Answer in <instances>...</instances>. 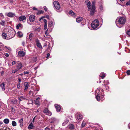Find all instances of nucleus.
<instances>
[{
  "label": "nucleus",
  "instance_id": "1",
  "mask_svg": "<svg viewBox=\"0 0 130 130\" xmlns=\"http://www.w3.org/2000/svg\"><path fill=\"white\" fill-rule=\"evenodd\" d=\"M86 5L88 8L89 11L90 10V14L91 15H93L95 12V2H93L92 4L91 5V3L89 1H87V2Z\"/></svg>",
  "mask_w": 130,
  "mask_h": 130
},
{
  "label": "nucleus",
  "instance_id": "2",
  "mask_svg": "<svg viewBox=\"0 0 130 130\" xmlns=\"http://www.w3.org/2000/svg\"><path fill=\"white\" fill-rule=\"evenodd\" d=\"M126 21V19L124 17H118L116 20V25L118 27H121L123 25L125 24Z\"/></svg>",
  "mask_w": 130,
  "mask_h": 130
},
{
  "label": "nucleus",
  "instance_id": "3",
  "mask_svg": "<svg viewBox=\"0 0 130 130\" xmlns=\"http://www.w3.org/2000/svg\"><path fill=\"white\" fill-rule=\"evenodd\" d=\"M7 33V36H8L9 39L13 37L15 34L14 30L12 28L8 29Z\"/></svg>",
  "mask_w": 130,
  "mask_h": 130
},
{
  "label": "nucleus",
  "instance_id": "4",
  "mask_svg": "<svg viewBox=\"0 0 130 130\" xmlns=\"http://www.w3.org/2000/svg\"><path fill=\"white\" fill-rule=\"evenodd\" d=\"M99 25V22L98 20L96 19L92 22L91 24L92 27L93 29L97 28Z\"/></svg>",
  "mask_w": 130,
  "mask_h": 130
},
{
  "label": "nucleus",
  "instance_id": "5",
  "mask_svg": "<svg viewBox=\"0 0 130 130\" xmlns=\"http://www.w3.org/2000/svg\"><path fill=\"white\" fill-rule=\"evenodd\" d=\"M53 4L55 8L56 9L59 10L60 8V6L59 3L57 1H55Z\"/></svg>",
  "mask_w": 130,
  "mask_h": 130
},
{
  "label": "nucleus",
  "instance_id": "6",
  "mask_svg": "<svg viewBox=\"0 0 130 130\" xmlns=\"http://www.w3.org/2000/svg\"><path fill=\"white\" fill-rule=\"evenodd\" d=\"M76 120H77L78 122H79L82 120L83 118V116L80 114L77 113L76 114Z\"/></svg>",
  "mask_w": 130,
  "mask_h": 130
},
{
  "label": "nucleus",
  "instance_id": "7",
  "mask_svg": "<svg viewBox=\"0 0 130 130\" xmlns=\"http://www.w3.org/2000/svg\"><path fill=\"white\" fill-rule=\"evenodd\" d=\"M25 55V53L24 52L20 51H19L18 53V56L20 57H23Z\"/></svg>",
  "mask_w": 130,
  "mask_h": 130
},
{
  "label": "nucleus",
  "instance_id": "8",
  "mask_svg": "<svg viewBox=\"0 0 130 130\" xmlns=\"http://www.w3.org/2000/svg\"><path fill=\"white\" fill-rule=\"evenodd\" d=\"M43 112L47 115L51 116L52 115L51 112L47 108H45L43 110Z\"/></svg>",
  "mask_w": 130,
  "mask_h": 130
},
{
  "label": "nucleus",
  "instance_id": "9",
  "mask_svg": "<svg viewBox=\"0 0 130 130\" xmlns=\"http://www.w3.org/2000/svg\"><path fill=\"white\" fill-rule=\"evenodd\" d=\"M17 69L18 70L21 69L22 67H23V66L22 65V64L20 62L18 61L17 62Z\"/></svg>",
  "mask_w": 130,
  "mask_h": 130
},
{
  "label": "nucleus",
  "instance_id": "10",
  "mask_svg": "<svg viewBox=\"0 0 130 130\" xmlns=\"http://www.w3.org/2000/svg\"><path fill=\"white\" fill-rule=\"evenodd\" d=\"M29 20L30 22H33L35 20V16L32 15H30L29 17Z\"/></svg>",
  "mask_w": 130,
  "mask_h": 130
},
{
  "label": "nucleus",
  "instance_id": "11",
  "mask_svg": "<svg viewBox=\"0 0 130 130\" xmlns=\"http://www.w3.org/2000/svg\"><path fill=\"white\" fill-rule=\"evenodd\" d=\"M54 20H50L48 23V26L49 27H52L54 25V23L53 22Z\"/></svg>",
  "mask_w": 130,
  "mask_h": 130
},
{
  "label": "nucleus",
  "instance_id": "12",
  "mask_svg": "<svg viewBox=\"0 0 130 130\" xmlns=\"http://www.w3.org/2000/svg\"><path fill=\"white\" fill-rule=\"evenodd\" d=\"M19 123L20 124V126L21 127H23V119L22 118L19 121Z\"/></svg>",
  "mask_w": 130,
  "mask_h": 130
},
{
  "label": "nucleus",
  "instance_id": "13",
  "mask_svg": "<svg viewBox=\"0 0 130 130\" xmlns=\"http://www.w3.org/2000/svg\"><path fill=\"white\" fill-rule=\"evenodd\" d=\"M2 36V38L4 39H9L8 38V36L7 35V33L6 34L4 33H3Z\"/></svg>",
  "mask_w": 130,
  "mask_h": 130
},
{
  "label": "nucleus",
  "instance_id": "14",
  "mask_svg": "<svg viewBox=\"0 0 130 130\" xmlns=\"http://www.w3.org/2000/svg\"><path fill=\"white\" fill-rule=\"evenodd\" d=\"M55 106L56 111L57 112H59L61 109L60 106L59 105H55Z\"/></svg>",
  "mask_w": 130,
  "mask_h": 130
},
{
  "label": "nucleus",
  "instance_id": "15",
  "mask_svg": "<svg viewBox=\"0 0 130 130\" xmlns=\"http://www.w3.org/2000/svg\"><path fill=\"white\" fill-rule=\"evenodd\" d=\"M26 17L25 16H22L19 17V19L20 21H23L26 19Z\"/></svg>",
  "mask_w": 130,
  "mask_h": 130
},
{
  "label": "nucleus",
  "instance_id": "16",
  "mask_svg": "<svg viewBox=\"0 0 130 130\" xmlns=\"http://www.w3.org/2000/svg\"><path fill=\"white\" fill-rule=\"evenodd\" d=\"M15 15L14 13L9 12L7 14V16L9 17H12Z\"/></svg>",
  "mask_w": 130,
  "mask_h": 130
},
{
  "label": "nucleus",
  "instance_id": "17",
  "mask_svg": "<svg viewBox=\"0 0 130 130\" xmlns=\"http://www.w3.org/2000/svg\"><path fill=\"white\" fill-rule=\"evenodd\" d=\"M34 126L33 125L32 123H31L28 125V128L29 129H30L34 128Z\"/></svg>",
  "mask_w": 130,
  "mask_h": 130
},
{
  "label": "nucleus",
  "instance_id": "18",
  "mask_svg": "<svg viewBox=\"0 0 130 130\" xmlns=\"http://www.w3.org/2000/svg\"><path fill=\"white\" fill-rule=\"evenodd\" d=\"M83 19L82 17H79L76 19V21L78 23H79L83 20Z\"/></svg>",
  "mask_w": 130,
  "mask_h": 130
},
{
  "label": "nucleus",
  "instance_id": "19",
  "mask_svg": "<svg viewBox=\"0 0 130 130\" xmlns=\"http://www.w3.org/2000/svg\"><path fill=\"white\" fill-rule=\"evenodd\" d=\"M25 99L26 98L25 96H22L19 97L18 98V99L20 101H22Z\"/></svg>",
  "mask_w": 130,
  "mask_h": 130
},
{
  "label": "nucleus",
  "instance_id": "20",
  "mask_svg": "<svg viewBox=\"0 0 130 130\" xmlns=\"http://www.w3.org/2000/svg\"><path fill=\"white\" fill-rule=\"evenodd\" d=\"M69 14L75 17V13L72 11L71 10L69 12Z\"/></svg>",
  "mask_w": 130,
  "mask_h": 130
},
{
  "label": "nucleus",
  "instance_id": "21",
  "mask_svg": "<svg viewBox=\"0 0 130 130\" xmlns=\"http://www.w3.org/2000/svg\"><path fill=\"white\" fill-rule=\"evenodd\" d=\"M36 45L37 46L39 47L40 48H42V46L41 45L40 43L39 42V41L38 40L36 41Z\"/></svg>",
  "mask_w": 130,
  "mask_h": 130
},
{
  "label": "nucleus",
  "instance_id": "22",
  "mask_svg": "<svg viewBox=\"0 0 130 130\" xmlns=\"http://www.w3.org/2000/svg\"><path fill=\"white\" fill-rule=\"evenodd\" d=\"M0 86L3 90H5V85L4 84V83H2L1 84Z\"/></svg>",
  "mask_w": 130,
  "mask_h": 130
},
{
  "label": "nucleus",
  "instance_id": "23",
  "mask_svg": "<svg viewBox=\"0 0 130 130\" xmlns=\"http://www.w3.org/2000/svg\"><path fill=\"white\" fill-rule=\"evenodd\" d=\"M17 34L18 37H22L23 36V33L20 31H18L17 33Z\"/></svg>",
  "mask_w": 130,
  "mask_h": 130
},
{
  "label": "nucleus",
  "instance_id": "24",
  "mask_svg": "<svg viewBox=\"0 0 130 130\" xmlns=\"http://www.w3.org/2000/svg\"><path fill=\"white\" fill-rule=\"evenodd\" d=\"M47 29L45 32V34L46 35V36H45V37L46 38H48L50 37V35H49V34L47 32Z\"/></svg>",
  "mask_w": 130,
  "mask_h": 130
},
{
  "label": "nucleus",
  "instance_id": "25",
  "mask_svg": "<svg viewBox=\"0 0 130 130\" xmlns=\"http://www.w3.org/2000/svg\"><path fill=\"white\" fill-rule=\"evenodd\" d=\"M4 122L6 124H8L9 122V120L8 119H5L4 120Z\"/></svg>",
  "mask_w": 130,
  "mask_h": 130
},
{
  "label": "nucleus",
  "instance_id": "26",
  "mask_svg": "<svg viewBox=\"0 0 130 130\" xmlns=\"http://www.w3.org/2000/svg\"><path fill=\"white\" fill-rule=\"evenodd\" d=\"M69 128L70 129H74V125L73 124H71L69 125Z\"/></svg>",
  "mask_w": 130,
  "mask_h": 130
},
{
  "label": "nucleus",
  "instance_id": "27",
  "mask_svg": "<svg viewBox=\"0 0 130 130\" xmlns=\"http://www.w3.org/2000/svg\"><path fill=\"white\" fill-rule=\"evenodd\" d=\"M55 119L54 118H52L50 119V123H54L55 121Z\"/></svg>",
  "mask_w": 130,
  "mask_h": 130
},
{
  "label": "nucleus",
  "instance_id": "28",
  "mask_svg": "<svg viewBox=\"0 0 130 130\" xmlns=\"http://www.w3.org/2000/svg\"><path fill=\"white\" fill-rule=\"evenodd\" d=\"M96 98L98 101H100V96L98 94L96 96Z\"/></svg>",
  "mask_w": 130,
  "mask_h": 130
},
{
  "label": "nucleus",
  "instance_id": "29",
  "mask_svg": "<svg viewBox=\"0 0 130 130\" xmlns=\"http://www.w3.org/2000/svg\"><path fill=\"white\" fill-rule=\"evenodd\" d=\"M22 24L21 23L18 24V25L16 26V27L17 29H19L20 27H22Z\"/></svg>",
  "mask_w": 130,
  "mask_h": 130
},
{
  "label": "nucleus",
  "instance_id": "30",
  "mask_svg": "<svg viewBox=\"0 0 130 130\" xmlns=\"http://www.w3.org/2000/svg\"><path fill=\"white\" fill-rule=\"evenodd\" d=\"M12 124L13 126H16L17 125L16 122L15 121H13L12 122Z\"/></svg>",
  "mask_w": 130,
  "mask_h": 130
},
{
  "label": "nucleus",
  "instance_id": "31",
  "mask_svg": "<svg viewBox=\"0 0 130 130\" xmlns=\"http://www.w3.org/2000/svg\"><path fill=\"white\" fill-rule=\"evenodd\" d=\"M69 122V121L68 120H66L62 123V125L63 126L65 125H66V124H67L68 122Z\"/></svg>",
  "mask_w": 130,
  "mask_h": 130
},
{
  "label": "nucleus",
  "instance_id": "32",
  "mask_svg": "<svg viewBox=\"0 0 130 130\" xmlns=\"http://www.w3.org/2000/svg\"><path fill=\"white\" fill-rule=\"evenodd\" d=\"M86 124V123L85 121H83L82 124V127H83Z\"/></svg>",
  "mask_w": 130,
  "mask_h": 130
},
{
  "label": "nucleus",
  "instance_id": "33",
  "mask_svg": "<svg viewBox=\"0 0 130 130\" xmlns=\"http://www.w3.org/2000/svg\"><path fill=\"white\" fill-rule=\"evenodd\" d=\"M34 35L32 33L30 34L29 36V39L30 40H31L32 39V37H33Z\"/></svg>",
  "mask_w": 130,
  "mask_h": 130
},
{
  "label": "nucleus",
  "instance_id": "34",
  "mask_svg": "<svg viewBox=\"0 0 130 130\" xmlns=\"http://www.w3.org/2000/svg\"><path fill=\"white\" fill-rule=\"evenodd\" d=\"M44 12V11L42 10H39L38 11L37 13V14H42Z\"/></svg>",
  "mask_w": 130,
  "mask_h": 130
},
{
  "label": "nucleus",
  "instance_id": "35",
  "mask_svg": "<svg viewBox=\"0 0 130 130\" xmlns=\"http://www.w3.org/2000/svg\"><path fill=\"white\" fill-rule=\"evenodd\" d=\"M5 23V22L4 21L2 20L0 22V24L4 26V25Z\"/></svg>",
  "mask_w": 130,
  "mask_h": 130
},
{
  "label": "nucleus",
  "instance_id": "36",
  "mask_svg": "<svg viewBox=\"0 0 130 130\" xmlns=\"http://www.w3.org/2000/svg\"><path fill=\"white\" fill-rule=\"evenodd\" d=\"M24 86H25V87H28V86H29V84L28 82H25L24 83Z\"/></svg>",
  "mask_w": 130,
  "mask_h": 130
},
{
  "label": "nucleus",
  "instance_id": "37",
  "mask_svg": "<svg viewBox=\"0 0 130 130\" xmlns=\"http://www.w3.org/2000/svg\"><path fill=\"white\" fill-rule=\"evenodd\" d=\"M11 112L13 113H14L15 112V109L14 108L12 107H11Z\"/></svg>",
  "mask_w": 130,
  "mask_h": 130
},
{
  "label": "nucleus",
  "instance_id": "38",
  "mask_svg": "<svg viewBox=\"0 0 130 130\" xmlns=\"http://www.w3.org/2000/svg\"><path fill=\"white\" fill-rule=\"evenodd\" d=\"M126 33L127 35L130 36V29L127 30L126 32Z\"/></svg>",
  "mask_w": 130,
  "mask_h": 130
},
{
  "label": "nucleus",
  "instance_id": "39",
  "mask_svg": "<svg viewBox=\"0 0 130 130\" xmlns=\"http://www.w3.org/2000/svg\"><path fill=\"white\" fill-rule=\"evenodd\" d=\"M19 70H18V69H16L12 71V72L13 73H15L16 72L18 71Z\"/></svg>",
  "mask_w": 130,
  "mask_h": 130
},
{
  "label": "nucleus",
  "instance_id": "40",
  "mask_svg": "<svg viewBox=\"0 0 130 130\" xmlns=\"http://www.w3.org/2000/svg\"><path fill=\"white\" fill-rule=\"evenodd\" d=\"M47 24H44V28L45 30H46L47 29Z\"/></svg>",
  "mask_w": 130,
  "mask_h": 130
},
{
  "label": "nucleus",
  "instance_id": "41",
  "mask_svg": "<svg viewBox=\"0 0 130 130\" xmlns=\"http://www.w3.org/2000/svg\"><path fill=\"white\" fill-rule=\"evenodd\" d=\"M126 5H130V0L128 1L126 4Z\"/></svg>",
  "mask_w": 130,
  "mask_h": 130
},
{
  "label": "nucleus",
  "instance_id": "42",
  "mask_svg": "<svg viewBox=\"0 0 130 130\" xmlns=\"http://www.w3.org/2000/svg\"><path fill=\"white\" fill-rule=\"evenodd\" d=\"M43 21L44 22V24H47V21L46 19H44L43 20Z\"/></svg>",
  "mask_w": 130,
  "mask_h": 130
},
{
  "label": "nucleus",
  "instance_id": "43",
  "mask_svg": "<svg viewBox=\"0 0 130 130\" xmlns=\"http://www.w3.org/2000/svg\"><path fill=\"white\" fill-rule=\"evenodd\" d=\"M126 73L128 75H130V71L129 70H127L126 71Z\"/></svg>",
  "mask_w": 130,
  "mask_h": 130
},
{
  "label": "nucleus",
  "instance_id": "44",
  "mask_svg": "<svg viewBox=\"0 0 130 130\" xmlns=\"http://www.w3.org/2000/svg\"><path fill=\"white\" fill-rule=\"evenodd\" d=\"M44 10L46 11H47V8L46 6H44L43 7Z\"/></svg>",
  "mask_w": 130,
  "mask_h": 130
},
{
  "label": "nucleus",
  "instance_id": "45",
  "mask_svg": "<svg viewBox=\"0 0 130 130\" xmlns=\"http://www.w3.org/2000/svg\"><path fill=\"white\" fill-rule=\"evenodd\" d=\"M17 62L15 61H13L12 63V65H13L15 64Z\"/></svg>",
  "mask_w": 130,
  "mask_h": 130
},
{
  "label": "nucleus",
  "instance_id": "46",
  "mask_svg": "<svg viewBox=\"0 0 130 130\" xmlns=\"http://www.w3.org/2000/svg\"><path fill=\"white\" fill-rule=\"evenodd\" d=\"M28 88V87H25V89L24 90V91L25 92L26 91H27V90Z\"/></svg>",
  "mask_w": 130,
  "mask_h": 130
},
{
  "label": "nucleus",
  "instance_id": "47",
  "mask_svg": "<svg viewBox=\"0 0 130 130\" xmlns=\"http://www.w3.org/2000/svg\"><path fill=\"white\" fill-rule=\"evenodd\" d=\"M5 47H6L7 49H8V50H10V51L11 50V48L9 47H7V46H5Z\"/></svg>",
  "mask_w": 130,
  "mask_h": 130
},
{
  "label": "nucleus",
  "instance_id": "48",
  "mask_svg": "<svg viewBox=\"0 0 130 130\" xmlns=\"http://www.w3.org/2000/svg\"><path fill=\"white\" fill-rule=\"evenodd\" d=\"M0 16L2 18H4V16L2 13H1L0 14Z\"/></svg>",
  "mask_w": 130,
  "mask_h": 130
},
{
  "label": "nucleus",
  "instance_id": "49",
  "mask_svg": "<svg viewBox=\"0 0 130 130\" xmlns=\"http://www.w3.org/2000/svg\"><path fill=\"white\" fill-rule=\"evenodd\" d=\"M20 83H19L17 85V87L18 88L20 87Z\"/></svg>",
  "mask_w": 130,
  "mask_h": 130
},
{
  "label": "nucleus",
  "instance_id": "50",
  "mask_svg": "<svg viewBox=\"0 0 130 130\" xmlns=\"http://www.w3.org/2000/svg\"><path fill=\"white\" fill-rule=\"evenodd\" d=\"M5 55L6 57H8L9 56V55L8 54L6 53L4 54Z\"/></svg>",
  "mask_w": 130,
  "mask_h": 130
},
{
  "label": "nucleus",
  "instance_id": "51",
  "mask_svg": "<svg viewBox=\"0 0 130 130\" xmlns=\"http://www.w3.org/2000/svg\"><path fill=\"white\" fill-rule=\"evenodd\" d=\"M29 72L28 71H27L26 72H24V74L25 75V74H29Z\"/></svg>",
  "mask_w": 130,
  "mask_h": 130
},
{
  "label": "nucleus",
  "instance_id": "52",
  "mask_svg": "<svg viewBox=\"0 0 130 130\" xmlns=\"http://www.w3.org/2000/svg\"><path fill=\"white\" fill-rule=\"evenodd\" d=\"M25 42H22V44L23 46H25Z\"/></svg>",
  "mask_w": 130,
  "mask_h": 130
},
{
  "label": "nucleus",
  "instance_id": "53",
  "mask_svg": "<svg viewBox=\"0 0 130 130\" xmlns=\"http://www.w3.org/2000/svg\"><path fill=\"white\" fill-rule=\"evenodd\" d=\"M105 74H103L102 76H101V77L102 78H103L105 76Z\"/></svg>",
  "mask_w": 130,
  "mask_h": 130
},
{
  "label": "nucleus",
  "instance_id": "54",
  "mask_svg": "<svg viewBox=\"0 0 130 130\" xmlns=\"http://www.w3.org/2000/svg\"><path fill=\"white\" fill-rule=\"evenodd\" d=\"M46 18L48 19H49V16L48 15H46Z\"/></svg>",
  "mask_w": 130,
  "mask_h": 130
},
{
  "label": "nucleus",
  "instance_id": "55",
  "mask_svg": "<svg viewBox=\"0 0 130 130\" xmlns=\"http://www.w3.org/2000/svg\"><path fill=\"white\" fill-rule=\"evenodd\" d=\"M47 56L46 57V58H48L50 56V54H49V53H47Z\"/></svg>",
  "mask_w": 130,
  "mask_h": 130
},
{
  "label": "nucleus",
  "instance_id": "56",
  "mask_svg": "<svg viewBox=\"0 0 130 130\" xmlns=\"http://www.w3.org/2000/svg\"><path fill=\"white\" fill-rule=\"evenodd\" d=\"M33 9L34 10H37V9L35 7H33Z\"/></svg>",
  "mask_w": 130,
  "mask_h": 130
},
{
  "label": "nucleus",
  "instance_id": "57",
  "mask_svg": "<svg viewBox=\"0 0 130 130\" xmlns=\"http://www.w3.org/2000/svg\"><path fill=\"white\" fill-rule=\"evenodd\" d=\"M36 116L34 118H33V120H32V122H34V120H35V118H36Z\"/></svg>",
  "mask_w": 130,
  "mask_h": 130
},
{
  "label": "nucleus",
  "instance_id": "58",
  "mask_svg": "<svg viewBox=\"0 0 130 130\" xmlns=\"http://www.w3.org/2000/svg\"><path fill=\"white\" fill-rule=\"evenodd\" d=\"M44 18L43 17H42L41 18L39 19V21H40L43 18Z\"/></svg>",
  "mask_w": 130,
  "mask_h": 130
},
{
  "label": "nucleus",
  "instance_id": "59",
  "mask_svg": "<svg viewBox=\"0 0 130 130\" xmlns=\"http://www.w3.org/2000/svg\"><path fill=\"white\" fill-rule=\"evenodd\" d=\"M45 130H50L49 128H45Z\"/></svg>",
  "mask_w": 130,
  "mask_h": 130
},
{
  "label": "nucleus",
  "instance_id": "60",
  "mask_svg": "<svg viewBox=\"0 0 130 130\" xmlns=\"http://www.w3.org/2000/svg\"><path fill=\"white\" fill-rule=\"evenodd\" d=\"M18 80H19V82H21V79L20 78H18Z\"/></svg>",
  "mask_w": 130,
  "mask_h": 130
},
{
  "label": "nucleus",
  "instance_id": "61",
  "mask_svg": "<svg viewBox=\"0 0 130 130\" xmlns=\"http://www.w3.org/2000/svg\"><path fill=\"white\" fill-rule=\"evenodd\" d=\"M39 90V89L38 88H36V91H38Z\"/></svg>",
  "mask_w": 130,
  "mask_h": 130
},
{
  "label": "nucleus",
  "instance_id": "62",
  "mask_svg": "<svg viewBox=\"0 0 130 130\" xmlns=\"http://www.w3.org/2000/svg\"><path fill=\"white\" fill-rule=\"evenodd\" d=\"M128 126L129 127V128H130V123L128 124Z\"/></svg>",
  "mask_w": 130,
  "mask_h": 130
},
{
  "label": "nucleus",
  "instance_id": "63",
  "mask_svg": "<svg viewBox=\"0 0 130 130\" xmlns=\"http://www.w3.org/2000/svg\"><path fill=\"white\" fill-rule=\"evenodd\" d=\"M4 73V71H2V73H1V75H3V74Z\"/></svg>",
  "mask_w": 130,
  "mask_h": 130
},
{
  "label": "nucleus",
  "instance_id": "64",
  "mask_svg": "<svg viewBox=\"0 0 130 130\" xmlns=\"http://www.w3.org/2000/svg\"><path fill=\"white\" fill-rule=\"evenodd\" d=\"M3 123V122H0V124H1L0 125H1V124H2Z\"/></svg>",
  "mask_w": 130,
  "mask_h": 130
}]
</instances>
